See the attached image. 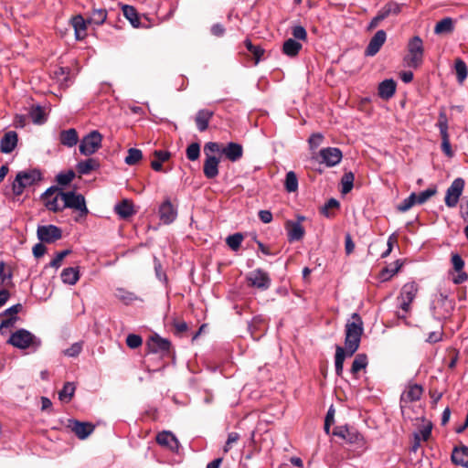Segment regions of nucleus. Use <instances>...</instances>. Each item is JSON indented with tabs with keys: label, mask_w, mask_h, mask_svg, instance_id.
<instances>
[{
	"label": "nucleus",
	"mask_w": 468,
	"mask_h": 468,
	"mask_svg": "<svg viewBox=\"0 0 468 468\" xmlns=\"http://www.w3.org/2000/svg\"><path fill=\"white\" fill-rule=\"evenodd\" d=\"M364 332V324L361 316L354 313L345 326V348L336 346L335 356V373L341 377L344 369V361L346 356H352L359 348L361 336Z\"/></svg>",
	"instance_id": "1"
},
{
	"label": "nucleus",
	"mask_w": 468,
	"mask_h": 468,
	"mask_svg": "<svg viewBox=\"0 0 468 468\" xmlns=\"http://www.w3.org/2000/svg\"><path fill=\"white\" fill-rule=\"evenodd\" d=\"M423 41L419 36L411 37L408 43V54L404 58L405 64L413 69L419 68L423 62Z\"/></svg>",
	"instance_id": "2"
},
{
	"label": "nucleus",
	"mask_w": 468,
	"mask_h": 468,
	"mask_svg": "<svg viewBox=\"0 0 468 468\" xmlns=\"http://www.w3.org/2000/svg\"><path fill=\"white\" fill-rule=\"evenodd\" d=\"M41 179V173L37 169L18 172L12 184L13 194L15 196L22 195L26 187L34 185Z\"/></svg>",
	"instance_id": "3"
},
{
	"label": "nucleus",
	"mask_w": 468,
	"mask_h": 468,
	"mask_svg": "<svg viewBox=\"0 0 468 468\" xmlns=\"http://www.w3.org/2000/svg\"><path fill=\"white\" fill-rule=\"evenodd\" d=\"M7 343L19 349H27L30 346L37 349L41 345L40 340L26 329H19L13 333Z\"/></svg>",
	"instance_id": "4"
},
{
	"label": "nucleus",
	"mask_w": 468,
	"mask_h": 468,
	"mask_svg": "<svg viewBox=\"0 0 468 468\" xmlns=\"http://www.w3.org/2000/svg\"><path fill=\"white\" fill-rule=\"evenodd\" d=\"M62 194L64 192L57 186H50L42 194L41 200L48 210L53 212L62 211Z\"/></svg>",
	"instance_id": "5"
},
{
	"label": "nucleus",
	"mask_w": 468,
	"mask_h": 468,
	"mask_svg": "<svg viewBox=\"0 0 468 468\" xmlns=\"http://www.w3.org/2000/svg\"><path fill=\"white\" fill-rule=\"evenodd\" d=\"M419 286L415 282H410L405 283L400 291L398 297L399 308L408 314L410 311V304L417 296Z\"/></svg>",
	"instance_id": "6"
},
{
	"label": "nucleus",
	"mask_w": 468,
	"mask_h": 468,
	"mask_svg": "<svg viewBox=\"0 0 468 468\" xmlns=\"http://www.w3.org/2000/svg\"><path fill=\"white\" fill-rule=\"evenodd\" d=\"M62 203L64 208H72L78 210L81 217L88 214L85 198L81 194L74 191H68L62 194Z\"/></svg>",
	"instance_id": "7"
},
{
	"label": "nucleus",
	"mask_w": 468,
	"mask_h": 468,
	"mask_svg": "<svg viewBox=\"0 0 468 468\" xmlns=\"http://www.w3.org/2000/svg\"><path fill=\"white\" fill-rule=\"evenodd\" d=\"M102 135L98 131H92L85 135L80 144V152L83 155H91L101 147Z\"/></svg>",
	"instance_id": "8"
},
{
	"label": "nucleus",
	"mask_w": 468,
	"mask_h": 468,
	"mask_svg": "<svg viewBox=\"0 0 468 468\" xmlns=\"http://www.w3.org/2000/svg\"><path fill=\"white\" fill-rule=\"evenodd\" d=\"M465 182L462 177L455 178L447 188L444 202L448 207H455L464 189Z\"/></svg>",
	"instance_id": "9"
},
{
	"label": "nucleus",
	"mask_w": 468,
	"mask_h": 468,
	"mask_svg": "<svg viewBox=\"0 0 468 468\" xmlns=\"http://www.w3.org/2000/svg\"><path fill=\"white\" fill-rule=\"evenodd\" d=\"M247 280L250 286L263 291L267 290L271 286V278L269 274L261 269H256L250 271L247 276Z\"/></svg>",
	"instance_id": "10"
},
{
	"label": "nucleus",
	"mask_w": 468,
	"mask_h": 468,
	"mask_svg": "<svg viewBox=\"0 0 468 468\" xmlns=\"http://www.w3.org/2000/svg\"><path fill=\"white\" fill-rule=\"evenodd\" d=\"M333 434L344 439L349 443L362 445L364 442V438L358 431L346 426L336 427L334 430Z\"/></svg>",
	"instance_id": "11"
},
{
	"label": "nucleus",
	"mask_w": 468,
	"mask_h": 468,
	"mask_svg": "<svg viewBox=\"0 0 468 468\" xmlns=\"http://www.w3.org/2000/svg\"><path fill=\"white\" fill-rule=\"evenodd\" d=\"M37 234V238L46 243H52L62 237L61 229L54 225L39 226Z\"/></svg>",
	"instance_id": "12"
},
{
	"label": "nucleus",
	"mask_w": 468,
	"mask_h": 468,
	"mask_svg": "<svg viewBox=\"0 0 468 468\" xmlns=\"http://www.w3.org/2000/svg\"><path fill=\"white\" fill-rule=\"evenodd\" d=\"M318 156L321 158V163L332 167L341 162L343 154L336 147H326L320 150Z\"/></svg>",
	"instance_id": "13"
},
{
	"label": "nucleus",
	"mask_w": 468,
	"mask_h": 468,
	"mask_svg": "<svg viewBox=\"0 0 468 468\" xmlns=\"http://www.w3.org/2000/svg\"><path fill=\"white\" fill-rule=\"evenodd\" d=\"M171 343L158 335H154L147 341V347L152 353L166 354L169 352Z\"/></svg>",
	"instance_id": "14"
},
{
	"label": "nucleus",
	"mask_w": 468,
	"mask_h": 468,
	"mask_svg": "<svg viewBox=\"0 0 468 468\" xmlns=\"http://www.w3.org/2000/svg\"><path fill=\"white\" fill-rule=\"evenodd\" d=\"M387 39V34L384 30L380 29L370 39L366 50L365 55L367 57L375 56L384 45Z\"/></svg>",
	"instance_id": "15"
},
{
	"label": "nucleus",
	"mask_w": 468,
	"mask_h": 468,
	"mask_svg": "<svg viewBox=\"0 0 468 468\" xmlns=\"http://www.w3.org/2000/svg\"><path fill=\"white\" fill-rule=\"evenodd\" d=\"M160 219L165 224L172 223L177 217V210L172 205L169 199H166L162 203L159 207Z\"/></svg>",
	"instance_id": "16"
},
{
	"label": "nucleus",
	"mask_w": 468,
	"mask_h": 468,
	"mask_svg": "<svg viewBox=\"0 0 468 468\" xmlns=\"http://www.w3.org/2000/svg\"><path fill=\"white\" fill-rule=\"evenodd\" d=\"M69 427L71 431L76 434V436L80 440L86 439L94 431V425L91 423L81 422L78 420L70 421Z\"/></svg>",
	"instance_id": "17"
},
{
	"label": "nucleus",
	"mask_w": 468,
	"mask_h": 468,
	"mask_svg": "<svg viewBox=\"0 0 468 468\" xmlns=\"http://www.w3.org/2000/svg\"><path fill=\"white\" fill-rule=\"evenodd\" d=\"M156 441L161 446H165L173 452H176L179 447V442L176 437L171 431H162L156 436Z\"/></svg>",
	"instance_id": "18"
},
{
	"label": "nucleus",
	"mask_w": 468,
	"mask_h": 468,
	"mask_svg": "<svg viewBox=\"0 0 468 468\" xmlns=\"http://www.w3.org/2000/svg\"><path fill=\"white\" fill-rule=\"evenodd\" d=\"M17 141L18 137L16 132L5 133L0 141V151L4 154H10L16 147Z\"/></svg>",
	"instance_id": "19"
},
{
	"label": "nucleus",
	"mask_w": 468,
	"mask_h": 468,
	"mask_svg": "<svg viewBox=\"0 0 468 468\" xmlns=\"http://www.w3.org/2000/svg\"><path fill=\"white\" fill-rule=\"evenodd\" d=\"M221 152L229 161L237 162L243 155V147L238 143L230 142L221 150Z\"/></svg>",
	"instance_id": "20"
},
{
	"label": "nucleus",
	"mask_w": 468,
	"mask_h": 468,
	"mask_svg": "<svg viewBox=\"0 0 468 468\" xmlns=\"http://www.w3.org/2000/svg\"><path fill=\"white\" fill-rule=\"evenodd\" d=\"M213 116V111L207 109L199 110L195 117V122L197 130L201 133L205 132L208 128L209 122Z\"/></svg>",
	"instance_id": "21"
},
{
	"label": "nucleus",
	"mask_w": 468,
	"mask_h": 468,
	"mask_svg": "<svg viewBox=\"0 0 468 468\" xmlns=\"http://www.w3.org/2000/svg\"><path fill=\"white\" fill-rule=\"evenodd\" d=\"M285 228L287 230L288 240L290 242L300 240L303 239L304 235V229L300 224V222L287 221Z\"/></svg>",
	"instance_id": "22"
},
{
	"label": "nucleus",
	"mask_w": 468,
	"mask_h": 468,
	"mask_svg": "<svg viewBox=\"0 0 468 468\" xmlns=\"http://www.w3.org/2000/svg\"><path fill=\"white\" fill-rule=\"evenodd\" d=\"M219 159L216 156H207L205 159L203 172L207 178L212 179L218 175Z\"/></svg>",
	"instance_id": "23"
},
{
	"label": "nucleus",
	"mask_w": 468,
	"mask_h": 468,
	"mask_svg": "<svg viewBox=\"0 0 468 468\" xmlns=\"http://www.w3.org/2000/svg\"><path fill=\"white\" fill-rule=\"evenodd\" d=\"M451 458L454 464L468 468V447H454Z\"/></svg>",
	"instance_id": "24"
},
{
	"label": "nucleus",
	"mask_w": 468,
	"mask_h": 468,
	"mask_svg": "<svg viewBox=\"0 0 468 468\" xmlns=\"http://www.w3.org/2000/svg\"><path fill=\"white\" fill-rule=\"evenodd\" d=\"M87 23L82 16L78 15L71 18V25L75 31V37L78 40L83 39L87 36Z\"/></svg>",
	"instance_id": "25"
},
{
	"label": "nucleus",
	"mask_w": 468,
	"mask_h": 468,
	"mask_svg": "<svg viewBox=\"0 0 468 468\" xmlns=\"http://www.w3.org/2000/svg\"><path fill=\"white\" fill-rule=\"evenodd\" d=\"M396 82L392 79L385 80L378 85V95L381 99L389 100L396 91Z\"/></svg>",
	"instance_id": "26"
},
{
	"label": "nucleus",
	"mask_w": 468,
	"mask_h": 468,
	"mask_svg": "<svg viewBox=\"0 0 468 468\" xmlns=\"http://www.w3.org/2000/svg\"><path fill=\"white\" fill-rule=\"evenodd\" d=\"M60 144L67 147H73L79 142V135L74 128L63 130L59 134Z\"/></svg>",
	"instance_id": "27"
},
{
	"label": "nucleus",
	"mask_w": 468,
	"mask_h": 468,
	"mask_svg": "<svg viewBox=\"0 0 468 468\" xmlns=\"http://www.w3.org/2000/svg\"><path fill=\"white\" fill-rule=\"evenodd\" d=\"M100 163L95 158H89L77 164V171L80 175H89L91 171L97 170Z\"/></svg>",
	"instance_id": "28"
},
{
	"label": "nucleus",
	"mask_w": 468,
	"mask_h": 468,
	"mask_svg": "<svg viewBox=\"0 0 468 468\" xmlns=\"http://www.w3.org/2000/svg\"><path fill=\"white\" fill-rule=\"evenodd\" d=\"M114 210L122 218H128L135 213L132 201L128 199H123L118 203Z\"/></svg>",
	"instance_id": "29"
},
{
	"label": "nucleus",
	"mask_w": 468,
	"mask_h": 468,
	"mask_svg": "<svg viewBox=\"0 0 468 468\" xmlns=\"http://www.w3.org/2000/svg\"><path fill=\"white\" fill-rule=\"evenodd\" d=\"M422 392L423 389L421 386L418 384L410 385L409 386L408 389L402 394L401 400L408 402L417 401L420 399Z\"/></svg>",
	"instance_id": "30"
},
{
	"label": "nucleus",
	"mask_w": 468,
	"mask_h": 468,
	"mask_svg": "<svg viewBox=\"0 0 468 468\" xmlns=\"http://www.w3.org/2000/svg\"><path fill=\"white\" fill-rule=\"evenodd\" d=\"M454 30V21L452 17H444L436 23L434 33L436 35L450 34Z\"/></svg>",
	"instance_id": "31"
},
{
	"label": "nucleus",
	"mask_w": 468,
	"mask_h": 468,
	"mask_svg": "<svg viewBox=\"0 0 468 468\" xmlns=\"http://www.w3.org/2000/svg\"><path fill=\"white\" fill-rule=\"evenodd\" d=\"M401 11L400 5L395 2H388L378 12L377 16L383 21L391 15H398Z\"/></svg>",
	"instance_id": "32"
},
{
	"label": "nucleus",
	"mask_w": 468,
	"mask_h": 468,
	"mask_svg": "<svg viewBox=\"0 0 468 468\" xmlns=\"http://www.w3.org/2000/svg\"><path fill=\"white\" fill-rule=\"evenodd\" d=\"M60 276L64 283L74 285L80 279V272L78 268L69 267L62 271Z\"/></svg>",
	"instance_id": "33"
},
{
	"label": "nucleus",
	"mask_w": 468,
	"mask_h": 468,
	"mask_svg": "<svg viewBox=\"0 0 468 468\" xmlns=\"http://www.w3.org/2000/svg\"><path fill=\"white\" fill-rule=\"evenodd\" d=\"M302 44L293 38H289L284 41L282 46V52L289 57H295L302 49Z\"/></svg>",
	"instance_id": "34"
},
{
	"label": "nucleus",
	"mask_w": 468,
	"mask_h": 468,
	"mask_svg": "<svg viewBox=\"0 0 468 468\" xmlns=\"http://www.w3.org/2000/svg\"><path fill=\"white\" fill-rule=\"evenodd\" d=\"M122 13L124 17L130 21L133 27H140V18L138 16L136 9L133 6L129 5H123Z\"/></svg>",
	"instance_id": "35"
},
{
	"label": "nucleus",
	"mask_w": 468,
	"mask_h": 468,
	"mask_svg": "<svg viewBox=\"0 0 468 468\" xmlns=\"http://www.w3.org/2000/svg\"><path fill=\"white\" fill-rule=\"evenodd\" d=\"M107 19V10L104 8H94L92 9L88 22L97 26L102 25Z\"/></svg>",
	"instance_id": "36"
},
{
	"label": "nucleus",
	"mask_w": 468,
	"mask_h": 468,
	"mask_svg": "<svg viewBox=\"0 0 468 468\" xmlns=\"http://www.w3.org/2000/svg\"><path fill=\"white\" fill-rule=\"evenodd\" d=\"M76 387L72 382H66L58 393L61 401L69 402L74 396Z\"/></svg>",
	"instance_id": "37"
},
{
	"label": "nucleus",
	"mask_w": 468,
	"mask_h": 468,
	"mask_svg": "<svg viewBox=\"0 0 468 468\" xmlns=\"http://www.w3.org/2000/svg\"><path fill=\"white\" fill-rule=\"evenodd\" d=\"M244 45L247 48V49L252 54L255 60V65H257L261 61V57L264 54V49L261 46L253 45L250 39L249 38L245 39Z\"/></svg>",
	"instance_id": "38"
},
{
	"label": "nucleus",
	"mask_w": 468,
	"mask_h": 468,
	"mask_svg": "<svg viewBox=\"0 0 468 468\" xmlns=\"http://www.w3.org/2000/svg\"><path fill=\"white\" fill-rule=\"evenodd\" d=\"M367 366V356L365 354H358L356 356L352 367L351 373L356 375L360 370L365 369Z\"/></svg>",
	"instance_id": "39"
},
{
	"label": "nucleus",
	"mask_w": 468,
	"mask_h": 468,
	"mask_svg": "<svg viewBox=\"0 0 468 468\" xmlns=\"http://www.w3.org/2000/svg\"><path fill=\"white\" fill-rule=\"evenodd\" d=\"M457 80L463 83L468 75V69L465 62L462 58H457L454 63Z\"/></svg>",
	"instance_id": "40"
},
{
	"label": "nucleus",
	"mask_w": 468,
	"mask_h": 468,
	"mask_svg": "<svg viewBox=\"0 0 468 468\" xmlns=\"http://www.w3.org/2000/svg\"><path fill=\"white\" fill-rule=\"evenodd\" d=\"M284 187L287 192L292 193L298 189V178L293 171H290L286 174Z\"/></svg>",
	"instance_id": "41"
},
{
	"label": "nucleus",
	"mask_w": 468,
	"mask_h": 468,
	"mask_svg": "<svg viewBox=\"0 0 468 468\" xmlns=\"http://www.w3.org/2000/svg\"><path fill=\"white\" fill-rule=\"evenodd\" d=\"M143 158V153L140 149L137 148H130L128 150V154L126 155L124 161L129 165H136Z\"/></svg>",
	"instance_id": "42"
},
{
	"label": "nucleus",
	"mask_w": 468,
	"mask_h": 468,
	"mask_svg": "<svg viewBox=\"0 0 468 468\" xmlns=\"http://www.w3.org/2000/svg\"><path fill=\"white\" fill-rule=\"evenodd\" d=\"M243 235L239 232L238 233H235V234H232V235H229L227 239H226V243L227 245L234 251H237L240 245H241V242L243 240Z\"/></svg>",
	"instance_id": "43"
},
{
	"label": "nucleus",
	"mask_w": 468,
	"mask_h": 468,
	"mask_svg": "<svg viewBox=\"0 0 468 468\" xmlns=\"http://www.w3.org/2000/svg\"><path fill=\"white\" fill-rule=\"evenodd\" d=\"M437 126L441 138L450 137L448 133V119L444 111L440 112Z\"/></svg>",
	"instance_id": "44"
},
{
	"label": "nucleus",
	"mask_w": 468,
	"mask_h": 468,
	"mask_svg": "<svg viewBox=\"0 0 468 468\" xmlns=\"http://www.w3.org/2000/svg\"><path fill=\"white\" fill-rule=\"evenodd\" d=\"M29 116L32 122L36 124H41L46 121L45 112L40 106L32 108L29 112Z\"/></svg>",
	"instance_id": "45"
},
{
	"label": "nucleus",
	"mask_w": 468,
	"mask_h": 468,
	"mask_svg": "<svg viewBox=\"0 0 468 468\" xmlns=\"http://www.w3.org/2000/svg\"><path fill=\"white\" fill-rule=\"evenodd\" d=\"M354 174L352 172L345 173L341 179L342 193L347 194L353 188Z\"/></svg>",
	"instance_id": "46"
},
{
	"label": "nucleus",
	"mask_w": 468,
	"mask_h": 468,
	"mask_svg": "<svg viewBox=\"0 0 468 468\" xmlns=\"http://www.w3.org/2000/svg\"><path fill=\"white\" fill-rule=\"evenodd\" d=\"M416 197L417 194L411 193L407 198L398 205V210L400 212H406L410 209L415 204H417Z\"/></svg>",
	"instance_id": "47"
},
{
	"label": "nucleus",
	"mask_w": 468,
	"mask_h": 468,
	"mask_svg": "<svg viewBox=\"0 0 468 468\" xmlns=\"http://www.w3.org/2000/svg\"><path fill=\"white\" fill-rule=\"evenodd\" d=\"M186 154L188 160L196 161L200 155V145L197 143L190 144L186 151Z\"/></svg>",
	"instance_id": "48"
},
{
	"label": "nucleus",
	"mask_w": 468,
	"mask_h": 468,
	"mask_svg": "<svg viewBox=\"0 0 468 468\" xmlns=\"http://www.w3.org/2000/svg\"><path fill=\"white\" fill-rule=\"evenodd\" d=\"M75 177V173L72 170H68L67 172L59 173L56 180L58 185L67 186L69 185Z\"/></svg>",
	"instance_id": "49"
},
{
	"label": "nucleus",
	"mask_w": 468,
	"mask_h": 468,
	"mask_svg": "<svg viewBox=\"0 0 468 468\" xmlns=\"http://www.w3.org/2000/svg\"><path fill=\"white\" fill-rule=\"evenodd\" d=\"M402 264L397 261L394 262L392 267H387L381 271V278L383 280H388L394 276L401 268Z\"/></svg>",
	"instance_id": "50"
},
{
	"label": "nucleus",
	"mask_w": 468,
	"mask_h": 468,
	"mask_svg": "<svg viewBox=\"0 0 468 468\" xmlns=\"http://www.w3.org/2000/svg\"><path fill=\"white\" fill-rule=\"evenodd\" d=\"M18 321V317L16 315L8 316L5 319H3L0 324V333L2 335L5 334L7 330L13 328L16 323Z\"/></svg>",
	"instance_id": "51"
},
{
	"label": "nucleus",
	"mask_w": 468,
	"mask_h": 468,
	"mask_svg": "<svg viewBox=\"0 0 468 468\" xmlns=\"http://www.w3.org/2000/svg\"><path fill=\"white\" fill-rule=\"evenodd\" d=\"M437 193L436 187L428 188L417 195V204H423Z\"/></svg>",
	"instance_id": "52"
},
{
	"label": "nucleus",
	"mask_w": 468,
	"mask_h": 468,
	"mask_svg": "<svg viewBox=\"0 0 468 468\" xmlns=\"http://www.w3.org/2000/svg\"><path fill=\"white\" fill-rule=\"evenodd\" d=\"M292 35L293 39L305 41L307 39V32L303 26H294L292 28Z\"/></svg>",
	"instance_id": "53"
},
{
	"label": "nucleus",
	"mask_w": 468,
	"mask_h": 468,
	"mask_svg": "<svg viewBox=\"0 0 468 468\" xmlns=\"http://www.w3.org/2000/svg\"><path fill=\"white\" fill-rule=\"evenodd\" d=\"M70 252L71 251L69 250H65L58 252L55 258L49 262V266L55 269L59 268L62 264L64 258L68 256Z\"/></svg>",
	"instance_id": "54"
},
{
	"label": "nucleus",
	"mask_w": 468,
	"mask_h": 468,
	"mask_svg": "<svg viewBox=\"0 0 468 468\" xmlns=\"http://www.w3.org/2000/svg\"><path fill=\"white\" fill-rule=\"evenodd\" d=\"M143 344V339L140 335L135 334H130L126 337V345L132 348L135 349L141 346Z\"/></svg>",
	"instance_id": "55"
},
{
	"label": "nucleus",
	"mask_w": 468,
	"mask_h": 468,
	"mask_svg": "<svg viewBox=\"0 0 468 468\" xmlns=\"http://www.w3.org/2000/svg\"><path fill=\"white\" fill-rule=\"evenodd\" d=\"M324 141V135L320 133H313L309 140L308 144L312 150L316 149Z\"/></svg>",
	"instance_id": "56"
},
{
	"label": "nucleus",
	"mask_w": 468,
	"mask_h": 468,
	"mask_svg": "<svg viewBox=\"0 0 468 468\" xmlns=\"http://www.w3.org/2000/svg\"><path fill=\"white\" fill-rule=\"evenodd\" d=\"M222 149H220V145L218 143L215 142H208L204 146V153L206 154V157L207 156H213L211 154L213 153H218Z\"/></svg>",
	"instance_id": "57"
},
{
	"label": "nucleus",
	"mask_w": 468,
	"mask_h": 468,
	"mask_svg": "<svg viewBox=\"0 0 468 468\" xmlns=\"http://www.w3.org/2000/svg\"><path fill=\"white\" fill-rule=\"evenodd\" d=\"M432 430V424L431 422H428L427 424L423 425L419 433H417L420 436V440L428 441L431 437Z\"/></svg>",
	"instance_id": "58"
},
{
	"label": "nucleus",
	"mask_w": 468,
	"mask_h": 468,
	"mask_svg": "<svg viewBox=\"0 0 468 468\" xmlns=\"http://www.w3.org/2000/svg\"><path fill=\"white\" fill-rule=\"evenodd\" d=\"M5 264L4 261H0V280L1 284H7V282H10L12 278V274L10 271L5 270Z\"/></svg>",
	"instance_id": "59"
},
{
	"label": "nucleus",
	"mask_w": 468,
	"mask_h": 468,
	"mask_svg": "<svg viewBox=\"0 0 468 468\" xmlns=\"http://www.w3.org/2000/svg\"><path fill=\"white\" fill-rule=\"evenodd\" d=\"M82 350V346L80 343H74L69 348L64 351V354L68 356L74 357L77 356Z\"/></svg>",
	"instance_id": "60"
},
{
	"label": "nucleus",
	"mask_w": 468,
	"mask_h": 468,
	"mask_svg": "<svg viewBox=\"0 0 468 468\" xmlns=\"http://www.w3.org/2000/svg\"><path fill=\"white\" fill-rule=\"evenodd\" d=\"M452 264L453 269L457 272H460L461 271H463V269L464 267L463 260L457 253L452 255Z\"/></svg>",
	"instance_id": "61"
},
{
	"label": "nucleus",
	"mask_w": 468,
	"mask_h": 468,
	"mask_svg": "<svg viewBox=\"0 0 468 468\" xmlns=\"http://www.w3.org/2000/svg\"><path fill=\"white\" fill-rule=\"evenodd\" d=\"M117 292L118 298L122 300L126 303H131L136 299L135 295L133 292H126L123 289H118Z\"/></svg>",
	"instance_id": "62"
},
{
	"label": "nucleus",
	"mask_w": 468,
	"mask_h": 468,
	"mask_svg": "<svg viewBox=\"0 0 468 468\" xmlns=\"http://www.w3.org/2000/svg\"><path fill=\"white\" fill-rule=\"evenodd\" d=\"M338 207H339V202L335 198H331L325 203L324 207L322 209V213L325 217L329 218V217H331V215L329 214L328 210L332 209V208H337Z\"/></svg>",
	"instance_id": "63"
},
{
	"label": "nucleus",
	"mask_w": 468,
	"mask_h": 468,
	"mask_svg": "<svg viewBox=\"0 0 468 468\" xmlns=\"http://www.w3.org/2000/svg\"><path fill=\"white\" fill-rule=\"evenodd\" d=\"M461 217L468 223V196L464 197L461 205Z\"/></svg>",
	"instance_id": "64"
}]
</instances>
